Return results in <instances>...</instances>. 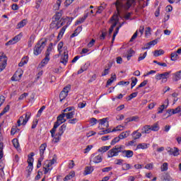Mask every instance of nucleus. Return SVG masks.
<instances>
[{
	"label": "nucleus",
	"mask_w": 181,
	"mask_h": 181,
	"mask_svg": "<svg viewBox=\"0 0 181 181\" xmlns=\"http://www.w3.org/2000/svg\"><path fill=\"white\" fill-rule=\"evenodd\" d=\"M136 95H138V92L132 93V94H130L129 95L128 101H131V100H132V98H135V97H136Z\"/></svg>",
	"instance_id": "55"
},
{
	"label": "nucleus",
	"mask_w": 181,
	"mask_h": 181,
	"mask_svg": "<svg viewBox=\"0 0 181 181\" xmlns=\"http://www.w3.org/2000/svg\"><path fill=\"white\" fill-rule=\"evenodd\" d=\"M151 125H145L141 129V134H151Z\"/></svg>",
	"instance_id": "21"
},
{
	"label": "nucleus",
	"mask_w": 181,
	"mask_h": 181,
	"mask_svg": "<svg viewBox=\"0 0 181 181\" xmlns=\"http://www.w3.org/2000/svg\"><path fill=\"white\" fill-rule=\"evenodd\" d=\"M110 146H104L101 148H100L98 150V152H100L101 153H105V152H107V151H109L110 150Z\"/></svg>",
	"instance_id": "33"
},
{
	"label": "nucleus",
	"mask_w": 181,
	"mask_h": 181,
	"mask_svg": "<svg viewBox=\"0 0 181 181\" xmlns=\"http://www.w3.org/2000/svg\"><path fill=\"white\" fill-rule=\"evenodd\" d=\"M8 58L6 57V55H5L4 53L0 54V73L5 70Z\"/></svg>",
	"instance_id": "7"
},
{
	"label": "nucleus",
	"mask_w": 181,
	"mask_h": 181,
	"mask_svg": "<svg viewBox=\"0 0 181 181\" xmlns=\"http://www.w3.org/2000/svg\"><path fill=\"white\" fill-rule=\"evenodd\" d=\"M169 169V164L168 163H163L160 167L161 172H166Z\"/></svg>",
	"instance_id": "37"
},
{
	"label": "nucleus",
	"mask_w": 181,
	"mask_h": 181,
	"mask_svg": "<svg viewBox=\"0 0 181 181\" xmlns=\"http://www.w3.org/2000/svg\"><path fill=\"white\" fill-rule=\"evenodd\" d=\"M35 39H36V35H35V34H32L30 36L28 42V47H32V46H33V43H35Z\"/></svg>",
	"instance_id": "19"
},
{
	"label": "nucleus",
	"mask_w": 181,
	"mask_h": 181,
	"mask_svg": "<svg viewBox=\"0 0 181 181\" xmlns=\"http://www.w3.org/2000/svg\"><path fill=\"white\" fill-rule=\"evenodd\" d=\"M70 25V23H67V25L64 26L59 31L58 37H63V35H64V32H66V29H67V26Z\"/></svg>",
	"instance_id": "29"
},
{
	"label": "nucleus",
	"mask_w": 181,
	"mask_h": 181,
	"mask_svg": "<svg viewBox=\"0 0 181 181\" xmlns=\"http://www.w3.org/2000/svg\"><path fill=\"white\" fill-rule=\"evenodd\" d=\"M168 108V105H161L158 108V114H162L164 110H166Z\"/></svg>",
	"instance_id": "39"
},
{
	"label": "nucleus",
	"mask_w": 181,
	"mask_h": 181,
	"mask_svg": "<svg viewBox=\"0 0 181 181\" xmlns=\"http://www.w3.org/2000/svg\"><path fill=\"white\" fill-rule=\"evenodd\" d=\"M93 149V146L92 145H88L87 147L85 148L84 153H88V152H90Z\"/></svg>",
	"instance_id": "61"
},
{
	"label": "nucleus",
	"mask_w": 181,
	"mask_h": 181,
	"mask_svg": "<svg viewBox=\"0 0 181 181\" xmlns=\"http://www.w3.org/2000/svg\"><path fill=\"white\" fill-rule=\"evenodd\" d=\"M28 62H29V57H23L21 61L18 64L19 67H23L25 64H28Z\"/></svg>",
	"instance_id": "22"
},
{
	"label": "nucleus",
	"mask_w": 181,
	"mask_h": 181,
	"mask_svg": "<svg viewBox=\"0 0 181 181\" xmlns=\"http://www.w3.org/2000/svg\"><path fill=\"white\" fill-rule=\"evenodd\" d=\"M94 168L93 167L88 166L85 168V175H90L93 173Z\"/></svg>",
	"instance_id": "36"
},
{
	"label": "nucleus",
	"mask_w": 181,
	"mask_h": 181,
	"mask_svg": "<svg viewBox=\"0 0 181 181\" xmlns=\"http://www.w3.org/2000/svg\"><path fill=\"white\" fill-rule=\"evenodd\" d=\"M5 168V165L4 163H0V176H4L5 173H4V168Z\"/></svg>",
	"instance_id": "49"
},
{
	"label": "nucleus",
	"mask_w": 181,
	"mask_h": 181,
	"mask_svg": "<svg viewBox=\"0 0 181 181\" xmlns=\"http://www.w3.org/2000/svg\"><path fill=\"white\" fill-rule=\"evenodd\" d=\"M135 2V0H117L115 2L117 13L112 17V21H115V23L111 25L109 29V35H111L114 31V28L117 26L118 22H119V16L122 11H128L132 6V4Z\"/></svg>",
	"instance_id": "2"
},
{
	"label": "nucleus",
	"mask_w": 181,
	"mask_h": 181,
	"mask_svg": "<svg viewBox=\"0 0 181 181\" xmlns=\"http://www.w3.org/2000/svg\"><path fill=\"white\" fill-rule=\"evenodd\" d=\"M147 54H148V52H144V54H140V55L138 58V62H141V61L145 59V57H146Z\"/></svg>",
	"instance_id": "51"
},
{
	"label": "nucleus",
	"mask_w": 181,
	"mask_h": 181,
	"mask_svg": "<svg viewBox=\"0 0 181 181\" xmlns=\"http://www.w3.org/2000/svg\"><path fill=\"white\" fill-rule=\"evenodd\" d=\"M119 153H122L124 158H132L134 156V151L131 150H125V146L122 145H117L107 152V158H114V156H118Z\"/></svg>",
	"instance_id": "3"
},
{
	"label": "nucleus",
	"mask_w": 181,
	"mask_h": 181,
	"mask_svg": "<svg viewBox=\"0 0 181 181\" xmlns=\"http://www.w3.org/2000/svg\"><path fill=\"white\" fill-rule=\"evenodd\" d=\"M130 168H131V164L124 163L122 165V170H129Z\"/></svg>",
	"instance_id": "50"
},
{
	"label": "nucleus",
	"mask_w": 181,
	"mask_h": 181,
	"mask_svg": "<svg viewBox=\"0 0 181 181\" xmlns=\"http://www.w3.org/2000/svg\"><path fill=\"white\" fill-rule=\"evenodd\" d=\"M124 127L119 125L115 127L112 130L111 129H107L105 130L100 132L98 134L99 135H104L105 134H110V132H117V131H122Z\"/></svg>",
	"instance_id": "8"
},
{
	"label": "nucleus",
	"mask_w": 181,
	"mask_h": 181,
	"mask_svg": "<svg viewBox=\"0 0 181 181\" xmlns=\"http://www.w3.org/2000/svg\"><path fill=\"white\" fill-rule=\"evenodd\" d=\"M45 47H46V42L42 40L38 41L33 48V54L35 56H39Z\"/></svg>",
	"instance_id": "4"
},
{
	"label": "nucleus",
	"mask_w": 181,
	"mask_h": 181,
	"mask_svg": "<svg viewBox=\"0 0 181 181\" xmlns=\"http://www.w3.org/2000/svg\"><path fill=\"white\" fill-rule=\"evenodd\" d=\"M60 5H62V0H57V3L54 6V9L55 11H59L60 8Z\"/></svg>",
	"instance_id": "42"
},
{
	"label": "nucleus",
	"mask_w": 181,
	"mask_h": 181,
	"mask_svg": "<svg viewBox=\"0 0 181 181\" xmlns=\"http://www.w3.org/2000/svg\"><path fill=\"white\" fill-rule=\"evenodd\" d=\"M88 18V13H85L83 14V16L81 18H79L75 23V25L77 26V25H80L81 23H84L86 21V19Z\"/></svg>",
	"instance_id": "17"
},
{
	"label": "nucleus",
	"mask_w": 181,
	"mask_h": 181,
	"mask_svg": "<svg viewBox=\"0 0 181 181\" xmlns=\"http://www.w3.org/2000/svg\"><path fill=\"white\" fill-rule=\"evenodd\" d=\"M76 114V112L74 110L65 113V117H66V119H71L74 118V115Z\"/></svg>",
	"instance_id": "30"
},
{
	"label": "nucleus",
	"mask_w": 181,
	"mask_h": 181,
	"mask_svg": "<svg viewBox=\"0 0 181 181\" xmlns=\"http://www.w3.org/2000/svg\"><path fill=\"white\" fill-rule=\"evenodd\" d=\"M31 113L30 112H27L23 116L20 117L17 122V127H21V125H25L28 124V121L30 119Z\"/></svg>",
	"instance_id": "6"
},
{
	"label": "nucleus",
	"mask_w": 181,
	"mask_h": 181,
	"mask_svg": "<svg viewBox=\"0 0 181 181\" xmlns=\"http://www.w3.org/2000/svg\"><path fill=\"white\" fill-rule=\"evenodd\" d=\"M129 81H122L118 83V86H129Z\"/></svg>",
	"instance_id": "62"
},
{
	"label": "nucleus",
	"mask_w": 181,
	"mask_h": 181,
	"mask_svg": "<svg viewBox=\"0 0 181 181\" xmlns=\"http://www.w3.org/2000/svg\"><path fill=\"white\" fill-rule=\"evenodd\" d=\"M63 45H64V43L63 42H60L58 45H57V50L59 53V54H62V49H63Z\"/></svg>",
	"instance_id": "52"
},
{
	"label": "nucleus",
	"mask_w": 181,
	"mask_h": 181,
	"mask_svg": "<svg viewBox=\"0 0 181 181\" xmlns=\"http://www.w3.org/2000/svg\"><path fill=\"white\" fill-rule=\"evenodd\" d=\"M170 71L158 74L156 75V80H168L170 76Z\"/></svg>",
	"instance_id": "12"
},
{
	"label": "nucleus",
	"mask_w": 181,
	"mask_h": 181,
	"mask_svg": "<svg viewBox=\"0 0 181 181\" xmlns=\"http://www.w3.org/2000/svg\"><path fill=\"white\" fill-rule=\"evenodd\" d=\"M28 95H29V94L28 93H23L19 98L18 100H25V98H26V97H28Z\"/></svg>",
	"instance_id": "58"
},
{
	"label": "nucleus",
	"mask_w": 181,
	"mask_h": 181,
	"mask_svg": "<svg viewBox=\"0 0 181 181\" xmlns=\"http://www.w3.org/2000/svg\"><path fill=\"white\" fill-rule=\"evenodd\" d=\"M33 156H35V153H30V155H28V171L29 172H32L33 170V162H34V159H33Z\"/></svg>",
	"instance_id": "10"
},
{
	"label": "nucleus",
	"mask_w": 181,
	"mask_h": 181,
	"mask_svg": "<svg viewBox=\"0 0 181 181\" xmlns=\"http://www.w3.org/2000/svg\"><path fill=\"white\" fill-rule=\"evenodd\" d=\"M53 50V44L52 43H51L49 45V47H48V48H47V52H45V54H49V56L50 57V52H52Z\"/></svg>",
	"instance_id": "54"
},
{
	"label": "nucleus",
	"mask_w": 181,
	"mask_h": 181,
	"mask_svg": "<svg viewBox=\"0 0 181 181\" xmlns=\"http://www.w3.org/2000/svg\"><path fill=\"white\" fill-rule=\"evenodd\" d=\"M4 158V143H0V160Z\"/></svg>",
	"instance_id": "47"
},
{
	"label": "nucleus",
	"mask_w": 181,
	"mask_h": 181,
	"mask_svg": "<svg viewBox=\"0 0 181 181\" xmlns=\"http://www.w3.org/2000/svg\"><path fill=\"white\" fill-rule=\"evenodd\" d=\"M131 134V131H125L122 132L119 135V137L120 139H125V138H128L129 136V134Z\"/></svg>",
	"instance_id": "23"
},
{
	"label": "nucleus",
	"mask_w": 181,
	"mask_h": 181,
	"mask_svg": "<svg viewBox=\"0 0 181 181\" xmlns=\"http://www.w3.org/2000/svg\"><path fill=\"white\" fill-rule=\"evenodd\" d=\"M83 30V27L78 26L77 28L74 30V33L71 35V37H76Z\"/></svg>",
	"instance_id": "26"
},
{
	"label": "nucleus",
	"mask_w": 181,
	"mask_h": 181,
	"mask_svg": "<svg viewBox=\"0 0 181 181\" xmlns=\"http://www.w3.org/2000/svg\"><path fill=\"white\" fill-rule=\"evenodd\" d=\"M74 176H76V173H74V171H71L69 173V175H67L64 178V181H68V180H71V179H73V177H74Z\"/></svg>",
	"instance_id": "27"
},
{
	"label": "nucleus",
	"mask_w": 181,
	"mask_h": 181,
	"mask_svg": "<svg viewBox=\"0 0 181 181\" xmlns=\"http://www.w3.org/2000/svg\"><path fill=\"white\" fill-rule=\"evenodd\" d=\"M90 161L93 162V163H101L103 162V154H92Z\"/></svg>",
	"instance_id": "9"
},
{
	"label": "nucleus",
	"mask_w": 181,
	"mask_h": 181,
	"mask_svg": "<svg viewBox=\"0 0 181 181\" xmlns=\"http://www.w3.org/2000/svg\"><path fill=\"white\" fill-rule=\"evenodd\" d=\"M62 15H63L62 11L57 12L54 16V17L52 18V19L57 21L59 22L60 21V18H62Z\"/></svg>",
	"instance_id": "32"
},
{
	"label": "nucleus",
	"mask_w": 181,
	"mask_h": 181,
	"mask_svg": "<svg viewBox=\"0 0 181 181\" xmlns=\"http://www.w3.org/2000/svg\"><path fill=\"white\" fill-rule=\"evenodd\" d=\"M78 122V119L77 118H74V119H69V121H68L69 124H71L74 125V124H77Z\"/></svg>",
	"instance_id": "56"
},
{
	"label": "nucleus",
	"mask_w": 181,
	"mask_h": 181,
	"mask_svg": "<svg viewBox=\"0 0 181 181\" xmlns=\"http://www.w3.org/2000/svg\"><path fill=\"white\" fill-rule=\"evenodd\" d=\"M151 34H152V29L151 28V27L146 28V30H145L146 37H149V36H151Z\"/></svg>",
	"instance_id": "38"
},
{
	"label": "nucleus",
	"mask_w": 181,
	"mask_h": 181,
	"mask_svg": "<svg viewBox=\"0 0 181 181\" xmlns=\"http://www.w3.org/2000/svg\"><path fill=\"white\" fill-rule=\"evenodd\" d=\"M75 0H66L64 2L65 6H70L71 5L72 2H74Z\"/></svg>",
	"instance_id": "59"
},
{
	"label": "nucleus",
	"mask_w": 181,
	"mask_h": 181,
	"mask_svg": "<svg viewBox=\"0 0 181 181\" xmlns=\"http://www.w3.org/2000/svg\"><path fill=\"white\" fill-rule=\"evenodd\" d=\"M177 57H178V55H177V53L176 52H173L171 54V60L173 62H176V60H177Z\"/></svg>",
	"instance_id": "53"
},
{
	"label": "nucleus",
	"mask_w": 181,
	"mask_h": 181,
	"mask_svg": "<svg viewBox=\"0 0 181 181\" xmlns=\"http://www.w3.org/2000/svg\"><path fill=\"white\" fill-rule=\"evenodd\" d=\"M138 149H148V144L146 143L139 144L136 146V151Z\"/></svg>",
	"instance_id": "31"
},
{
	"label": "nucleus",
	"mask_w": 181,
	"mask_h": 181,
	"mask_svg": "<svg viewBox=\"0 0 181 181\" xmlns=\"http://www.w3.org/2000/svg\"><path fill=\"white\" fill-rule=\"evenodd\" d=\"M46 148H47V144H42L40 146V158H43V155L45 154V151H46Z\"/></svg>",
	"instance_id": "20"
},
{
	"label": "nucleus",
	"mask_w": 181,
	"mask_h": 181,
	"mask_svg": "<svg viewBox=\"0 0 181 181\" xmlns=\"http://www.w3.org/2000/svg\"><path fill=\"white\" fill-rule=\"evenodd\" d=\"M43 160V157H40L39 159H38V162H37V169H39V168H40V166H42V161Z\"/></svg>",
	"instance_id": "63"
},
{
	"label": "nucleus",
	"mask_w": 181,
	"mask_h": 181,
	"mask_svg": "<svg viewBox=\"0 0 181 181\" xmlns=\"http://www.w3.org/2000/svg\"><path fill=\"white\" fill-rule=\"evenodd\" d=\"M132 138L134 141H136V139H139L141 136H142V133L138 132V130L134 131L132 134Z\"/></svg>",
	"instance_id": "25"
},
{
	"label": "nucleus",
	"mask_w": 181,
	"mask_h": 181,
	"mask_svg": "<svg viewBox=\"0 0 181 181\" xmlns=\"http://www.w3.org/2000/svg\"><path fill=\"white\" fill-rule=\"evenodd\" d=\"M54 163H56V159L54 158L45 161L43 167L45 175H47L49 172L52 171L53 169L52 166L54 165Z\"/></svg>",
	"instance_id": "5"
},
{
	"label": "nucleus",
	"mask_w": 181,
	"mask_h": 181,
	"mask_svg": "<svg viewBox=\"0 0 181 181\" xmlns=\"http://www.w3.org/2000/svg\"><path fill=\"white\" fill-rule=\"evenodd\" d=\"M167 151L169 155H173V156H179L180 155L178 148L174 147L173 148H172L168 147Z\"/></svg>",
	"instance_id": "14"
},
{
	"label": "nucleus",
	"mask_w": 181,
	"mask_h": 181,
	"mask_svg": "<svg viewBox=\"0 0 181 181\" xmlns=\"http://www.w3.org/2000/svg\"><path fill=\"white\" fill-rule=\"evenodd\" d=\"M165 54V51H163V49H159V50L154 51L153 55L155 56V57H158L159 56H162V54Z\"/></svg>",
	"instance_id": "34"
},
{
	"label": "nucleus",
	"mask_w": 181,
	"mask_h": 181,
	"mask_svg": "<svg viewBox=\"0 0 181 181\" xmlns=\"http://www.w3.org/2000/svg\"><path fill=\"white\" fill-rule=\"evenodd\" d=\"M26 23H28V21H26L25 19L22 20L17 24L16 29H21V28H23L24 26H26Z\"/></svg>",
	"instance_id": "28"
},
{
	"label": "nucleus",
	"mask_w": 181,
	"mask_h": 181,
	"mask_svg": "<svg viewBox=\"0 0 181 181\" xmlns=\"http://www.w3.org/2000/svg\"><path fill=\"white\" fill-rule=\"evenodd\" d=\"M136 83H138V78H135V77H132V88H134V87H135L136 86Z\"/></svg>",
	"instance_id": "44"
},
{
	"label": "nucleus",
	"mask_w": 181,
	"mask_h": 181,
	"mask_svg": "<svg viewBox=\"0 0 181 181\" xmlns=\"http://www.w3.org/2000/svg\"><path fill=\"white\" fill-rule=\"evenodd\" d=\"M67 62H69V54L67 51H64V55L61 58V63H62L64 66H66V64H67Z\"/></svg>",
	"instance_id": "18"
},
{
	"label": "nucleus",
	"mask_w": 181,
	"mask_h": 181,
	"mask_svg": "<svg viewBox=\"0 0 181 181\" xmlns=\"http://www.w3.org/2000/svg\"><path fill=\"white\" fill-rule=\"evenodd\" d=\"M64 117H66V113H62L59 115L57 117V121L54 123L52 129L50 130L51 136L53 138L52 142L54 144H57V142L60 141L62 136L64 134V131H66V128H67V124H64V122H66V119H64ZM62 124H63L62 125ZM57 128H59L58 130Z\"/></svg>",
	"instance_id": "1"
},
{
	"label": "nucleus",
	"mask_w": 181,
	"mask_h": 181,
	"mask_svg": "<svg viewBox=\"0 0 181 181\" xmlns=\"http://www.w3.org/2000/svg\"><path fill=\"white\" fill-rule=\"evenodd\" d=\"M119 141H121V138L119 137V136H118L117 137H115L114 139L112 140L110 145H115V144H118Z\"/></svg>",
	"instance_id": "45"
},
{
	"label": "nucleus",
	"mask_w": 181,
	"mask_h": 181,
	"mask_svg": "<svg viewBox=\"0 0 181 181\" xmlns=\"http://www.w3.org/2000/svg\"><path fill=\"white\" fill-rule=\"evenodd\" d=\"M69 91H70V86H66L64 88L62 91L59 93V100L61 103L63 100H66V97L69 95Z\"/></svg>",
	"instance_id": "11"
},
{
	"label": "nucleus",
	"mask_w": 181,
	"mask_h": 181,
	"mask_svg": "<svg viewBox=\"0 0 181 181\" xmlns=\"http://www.w3.org/2000/svg\"><path fill=\"white\" fill-rule=\"evenodd\" d=\"M22 75L23 74L18 71H16V73L11 77V81H20L21 78H22Z\"/></svg>",
	"instance_id": "16"
},
{
	"label": "nucleus",
	"mask_w": 181,
	"mask_h": 181,
	"mask_svg": "<svg viewBox=\"0 0 181 181\" xmlns=\"http://www.w3.org/2000/svg\"><path fill=\"white\" fill-rule=\"evenodd\" d=\"M108 120V118H103L102 119H99V129H104L103 127L105 125V122Z\"/></svg>",
	"instance_id": "24"
},
{
	"label": "nucleus",
	"mask_w": 181,
	"mask_h": 181,
	"mask_svg": "<svg viewBox=\"0 0 181 181\" xmlns=\"http://www.w3.org/2000/svg\"><path fill=\"white\" fill-rule=\"evenodd\" d=\"M163 181H173V179L169 174H165L164 176H163Z\"/></svg>",
	"instance_id": "43"
},
{
	"label": "nucleus",
	"mask_w": 181,
	"mask_h": 181,
	"mask_svg": "<svg viewBox=\"0 0 181 181\" xmlns=\"http://www.w3.org/2000/svg\"><path fill=\"white\" fill-rule=\"evenodd\" d=\"M12 142H13V145L14 148L18 149V148H19V141H18V139H13L12 140Z\"/></svg>",
	"instance_id": "48"
},
{
	"label": "nucleus",
	"mask_w": 181,
	"mask_h": 181,
	"mask_svg": "<svg viewBox=\"0 0 181 181\" xmlns=\"http://www.w3.org/2000/svg\"><path fill=\"white\" fill-rule=\"evenodd\" d=\"M150 128L151 130L153 132L159 131V124H158V123H156L152 126H150Z\"/></svg>",
	"instance_id": "41"
},
{
	"label": "nucleus",
	"mask_w": 181,
	"mask_h": 181,
	"mask_svg": "<svg viewBox=\"0 0 181 181\" xmlns=\"http://www.w3.org/2000/svg\"><path fill=\"white\" fill-rule=\"evenodd\" d=\"M115 63V61L112 59V61H109V62L107 64L105 69H107L109 70L111 69V67H112V65Z\"/></svg>",
	"instance_id": "46"
},
{
	"label": "nucleus",
	"mask_w": 181,
	"mask_h": 181,
	"mask_svg": "<svg viewBox=\"0 0 181 181\" xmlns=\"http://www.w3.org/2000/svg\"><path fill=\"white\" fill-rule=\"evenodd\" d=\"M9 105H7L0 113V117H2V115H5V114H6V112L9 111Z\"/></svg>",
	"instance_id": "40"
},
{
	"label": "nucleus",
	"mask_w": 181,
	"mask_h": 181,
	"mask_svg": "<svg viewBox=\"0 0 181 181\" xmlns=\"http://www.w3.org/2000/svg\"><path fill=\"white\" fill-rule=\"evenodd\" d=\"M50 60V57L49 56V54H45V57L42 60L41 63L39 65V67L42 69V67H45L46 64L49 63V61Z\"/></svg>",
	"instance_id": "15"
},
{
	"label": "nucleus",
	"mask_w": 181,
	"mask_h": 181,
	"mask_svg": "<svg viewBox=\"0 0 181 181\" xmlns=\"http://www.w3.org/2000/svg\"><path fill=\"white\" fill-rule=\"evenodd\" d=\"M148 2H149V0H147L146 2H145L144 0H139L140 8H145V6H148Z\"/></svg>",
	"instance_id": "35"
},
{
	"label": "nucleus",
	"mask_w": 181,
	"mask_h": 181,
	"mask_svg": "<svg viewBox=\"0 0 181 181\" xmlns=\"http://www.w3.org/2000/svg\"><path fill=\"white\" fill-rule=\"evenodd\" d=\"M146 84H148V81H144L143 82H141V83L139 85L137 89L141 88V87H145V86H146Z\"/></svg>",
	"instance_id": "60"
},
{
	"label": "nucleus",
	"mask_w": 181,
	"mask_h": 181,
	"mask_svg": "<svg viewBox=\"0 0 181 181\" xmlns=\"http://www.w3.org/2000/svg\"><path fill=\"white\" fill-rule=\"evenodd\" d=\"M104 11V7L103 6H100L98 7V10L96 11V13H101Z\"/></svg>",
	"instance_id": "64"
},
{
	"label": "nucleus",
	"mask_w": 181,
	"mask_h": 181,
	"mask_svg": "<svg viewBox=\"0 0 181 181\" xmlns=\"http://www.w3.org/2000/svg\"><path fill=\"white\" fill-rule=\"evenodd\" d=\"M179 112H181V106H178L175 109H173V114H179Z\"/></svg>",
	"instance_id": "57"
},
{
	"label": "nucleus",
	"mask_w": 181,
	"mask_h": 181,
	"mask_svg": "<svg viewBox=\"0 0 181 181\" xmlns=\"http://www.w3.org/2000/svg\"><path fill=\"white\" fill-rule=\"evenodd\" d=\"M64 24V23L63 21L60 24V23L57 21V20L52 19V21L49 26L51 29H59L60 28H62V26H63Z\"/></svg>",
	"instance_id": "13"
}]
</instances>
